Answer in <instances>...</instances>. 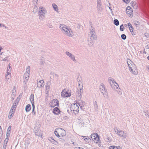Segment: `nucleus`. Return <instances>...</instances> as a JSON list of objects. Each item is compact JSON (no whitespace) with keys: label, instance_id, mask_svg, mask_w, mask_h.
<instances>
[{"label":"nucleus","instance_id":"nucleus-1","mask_svg":"<svg viewBox=\"0 0 149 149\" xmlns=\"http://www.w3.org/2000/svg\"><path fill=\"white\" fill-rule=\"evenodd\" d=\"M60 28L61 29L63 33L67 35L68 36L72 37L73 35L72 30L70 28H68L66 25L60 24Z\"/></svg>","mask_w":149,"mask_h":149},{"label":"nucleus","instance_id":"nucleus-2","mask_svg":"<svg viewBox=\"0 0 149 149\" xmlns=\"http://www.w3.org/2000/svg\"><path fill=\"white\" fill-rule=\"evenodd\" d=\"M99 88L100 91L104 97L106 99H108L109 96L108 95L107 89L103 83H102L101 84L99 87Z\"/></svg>","mask_w":149,"mask_h":149},{"label":"nucleus","instance_id":"nucleus-3","mask_svg":"<svg viewBox=\"0 0 149 149\" xmlns=\"http://www.w3.org/2000/svg\"><path fill=\"white\" fill-rule=\"evenodd\" d=\"M89 35L90 38L89 39V37L88 38V45L90 46H91L94 44V40H97V37L96 34H93V35H90V34H89Z\"/></svg>","mask_w":149,"mask_h":149},{"label":"nucleus","instance_id":"nucleus-4","mask_svg":"<svg viewBox=\"0 0 149 149\" xmlns=\"http://www.w3.org/2000/svg\"><path fill=\"white\" fill-rule=\"evenodd\" d=\"M71 111H73V113L76 114L79 111V108L78 105L75 103L72 104L70 107Z\"/></svg>","mask_w":149,"mask_h":149},{"label":"nucleus","instance_id":"nucleus-5","mask_svg":"<svg viewBox=\"0 0 149 149\" xmlns=\"http://www.w3.org/2000/svg\"><path fill=\"white\" fill-rule=\"evenodd\" d=\"M114 130L116 134L122 137L123 138H125L126 137L127 134L125 131L118 130L117 128L115 129Z\"/></svg>","mask_w":149,"mask_h":149},{"label":"nucleus","instance_id":"nucleus-6","mask_svg":"<svg viewBox=\"0 0 149 149\" xmlns=\"http://www.w3.org/2000/svg\"><path fill=\"white\" fill-rule=\"evenodd\" d=\"M46 13V11L44 8H43V7L42 6L40 7L38 13L39 18L44 19L45 17V15Z\"/></svg>","mask_w":149,"mask_h":149},{"label":"nucleus","instance_id":"nucleus-7","mask_svg":"<svg viewBox=\"0 0 149 149\" xmlns=\"http://www.w3.org/2000/svg\"><path fill=\"white\" fill-rule=\"evenodd\" d=\"M83 86L81 85L80 87H79V88L77 89V96L79 99H80L81 97V95L83 92Z\"/></svg>","mask_w":149,"mask_h":149},{"label":"nucleus","instance_id":"nucleus-8","mask_svg":"<svg viewBox=\"0 0 149 149\" xmlns=\"http://www.w3.org/2000/svg\"><path fill=\"white\" fill-rule=\"evenodd\" d=\"M129 67L130 71L132 73L135 75H136L137 74V70H136V68L134 65H133L131 67H130V65H129Z\"/></svg>","mask_w":149,"mask_h":149},{"label":"nucleus","instance_id":"nucleus-9","mask_svg":"<svg viewBox=\"0 0 149 149\" xmlns=\"http://www.w3.org/2000/svg\"><path fill=\"white\" fill-rule=\"evenodd\" d=\"M57 130L59 131L60 134L62 137L65 136L66 134V132L65 130L60 128H58Z\"/></svg>","mask_w":149,"mask_h":149},{"label":"nucleus","instance_id":"nucleus-10","mask_svg":"<svg viewBox=\"0 0 149 149\" xmlns=\"http://www.w3.org/2000/svg\"><path fill=\"white\" fill-rule=\"evenodd\" d=\"M110 85L111 88L115 91L119 87V85L118 84L115 82V83L112 84L110 82Z\"/></svg>","mask_w":149,"mask_h":149},{"label":"nucleus","instance_id":"nucleus-11","mask_svg":"<svg viewBox=\"0 0 149 149\" xmlns=\"http://www.w3.org/2000/svg\"><path fill=\"white\" fill-rule=\"evenodd\" d=\"M61 95L63 97H68L71 96V93H68L67 92L62 91L61 93Z\"/></svg>","mask_w":149,"mask_h":149},{"label":"nucleus","instance_id":"nucleus-12","mask_svg":"<svg viewBox=\"0 0 149 149\" xmlns=\"http://www.w3.org/2000/svg\"><path fill=\"white\" fill-rule=\"evenodd\" d=\"M97 13H101V12L103 10L102 3H97Z\"/></svg>","mask_w":149,"mask_h":149},{"label":"nucleus","instance_id":"nucleus-13","mask_svg":"<svg viewBox=\"0 0 149 149\" xmlns=\"http://www.w3.org/2000/svg\"><path fill=\"white\" fill-rule=\"evenodd\" d=\"M44 82L43 80H40L37 83V87L40 88L44 87Z\"/></svg>","mask_w":149,"mask_h":149},{"label":"nucleus","instance_id":"nucleus-14","mask_svg":"<svg viewBox=\"0 0 149 149\" xmlns=\"http://www.w3.org/2000/svg\"><path fill=\"white\" fill-rule=\"evenodd\" d=\"M65 54H66L69 56L71 59L73 61H75L76 60L75 58V57L71 53L69 52H65Z\"/></svg>","mask_w":149,"mask_h":149},{"label":"nucleus","instance_id":"nucleus-15","mask_svg":"<svg viewBox=\"0 0 149 149\" xmlns=\"http://www.w3.org/2000/svg\"><path fill=\"white\" fill-rule=\"evenodd\" d=\"M58 102V100L56 99H54L52 101V104L51 107H53L56 106H59Z\"/></svg>","mask_w":149,"mask_h":149},{"label":"nucleus","instance_id":"nucleus-16","mask_svg":"<svg viewBox=\"0 0 149 149\" xmlns=\"http://www.w3.org/2000/svg\"><path fill=\"white\" fill-rule=\"evenodd\" d=\"M61 111L58 107H55L53 109V113L55 114L58 115Z\"/></svg>","mask_w":149,"mask_h":149},{"label":"nucleus","instance_id":"nucleus-17","mask_svg":"<svg viewBox=\"0 0 149 149\" xmlns=\"http://www.w3.org/2000/svg\"><path fill=\"white\" fill-rule=\"evenodd\" d=\"M132 8L130 6H128L127 7L126 10V11L127 13L130 15L131 14L132 12Z\"/></svg>","mask_w":149,"mask_h":149},{"label":"nucleus","instance_id":"nucleus-18","mask_svg":"<svg viewBox=\"0 0 149 149\" xmlns=\"http://www.w3.org/2000/svg\"><path fill=\"white\" fill-rule=\"evenodd\" d=\"M30 100L31 102L32 106L34 104V96L33 94H31L30 96Z\"/></svg>","mask_w":149,"mask_h":149},{"label":"nucleus","instance_id":"nucleus-19","mask_svg":"<svg viewBox=\"0 0 149 149\" xmlns=\"http://www.w3.org/2000/svg\"><path fill=\"white\" fill-rule=\"evenodd\" d=\"M48 140L52 143L56 145V143H57V142L52 137H49L48 139Z\"/></svg>","mask_w":149,"mask_h":149},{"label":"nucleus","instance_id":"nucleus-20","mask_svg":"<svg viewBox=\"0 0 149 149\" xmlns=\"http://www.w3.org/2000/svg\"><path fill=\"white\" fill-rule=\"evenodd\" d=\"M94 109L95 111L97 112L98 111V107L96 101H95L94 102Z\"/></svg>","mask_w":149,"mask_h":149},{"label":"nucleus","instance_id":"nucleus-21","mask_svg":"<svg viewBox=\"0 0 149 149\" xmlns=\"http://www.w3.org/2000/svg\"><path fill=\"white\" fill-rule=\"evenodd\" d=\"M98 135L97 133H94L92 134L91 136V138L92 140L93 141L95 140V138L96 136H98Z\"/></svg>","mask_w":149,"mask_h":149},{"label":"nucleus","instance_id":"nucleus-22","mask_svg":"<svg viewBox=\"0 0 149 149\" xmlns=\"http://www.w3.org/2000/svg\"><path fill=\"white\" fill-rule=\"evenodd\" d=\"M11 77L10 74H7L5 76V78L6 79V82L7 83L9 82L8 80L10 79Z\"/></svg>","mask_w":149,"mask_h":149},{"label":"nucleus","instance_id":"nucleus-23","mask_svg":"<svg viewBox=\"0 0 149 149\" xmlns=\"http://www.w3.org/2000/svg\"><path fill=\"white\" fill-rule=\"evenodd\" d=\"M31 106L30 104L27 105L25 108V110L26 112L29 111L31 109Z\"/></svg>","mask_w":149,"mask_h":149},{"label":"nucleus","instance_id":"nucleus-24","mask_svg":"<svg viewBox=\"0 0 149 149\" xmlns=\"http://www.w3.org/2000/svg\"><path fill=\"white\" fill-rule=\"evenodd\" d=\"M95 139V140H93L95 143H100V140L99 135H98V136H96Z\"/></svg>","mask_w":149,"mask_h":149},{"label":"nucleus","instance_id":"nucleus-25","mask_svg":"<svg viewBox=\"0 0 149 149\" xmlns=\"http://www.w3.org/2000/svg\"><path fill=\"white\" fill-rule=\"evenodd\" d=\"M30 74L28 73H25L24 74V77L25 78V79L26 80H28L29 78V76Z\"/></svg>","mask_w":149,"mask_h":149},{"label":"nucleus","instance_id":"nucleus-26","mask_svg":"<svg viewBox=\"0 0 149 149\" xmlns=\"http://www.w3.org/2000/svg\"><path fill=\"white\" fill-rule=\"evenodd\" d=\"M58 128H56L55 130L54 134L55 135L58 137H59L60 136L59 135L60 133L59 132V131L57 130Z\"/></svg>","mask_w":149,"mask_h":149},{"label":"nucleus","instance_id":"nucleus-27","mask_svg":"<svg viewBox=\"0 0 149 149\" xmlns=\"http://www.w3.org/2000/svg\"><path fill=\"white\" fill-rule=\"evenodd\" d=\"M9 65L7 68V74H11V69L10 68V65Z\"/></svg>","mask_w":149,"mask_h":149},{"label":"nucleus","instance_id":"nucleus-28","mask_svg":"<svg viewBox=\"0 0 149 149\" xmlns=\"http://www.w3.org/2000/svg\"><path fill=\"white\" fill-rule=\"evenodd\" d=\"M19 98L17 97V99L13 103V104L16 105V106H17L18 104V103L19 101Z\"/></svg>","mask_w":149,"mask_h":149},{"label":"nucleus","instance_id":"nucleus-29","mask_svg":"<svg viewBox=\"0 0 149 149\" xmlns=\"http://www.w3.org/2000/svg\"><path fill=\"white\" fill-rule=\"evenodd\" d=\"M114 24L116 26H118L119 25V22L117 19H115L114 20Z\"/></svg>","mask_w":149,"mask_h":149},{"label":"nucleus","instance_id":"nucleus-30","mask_svg":"<svg viewBox=\"0 0 149 149\" xmlns=\"http://www.w3.org/2000/svg\"><path fill=\"white\" fill-rule=\"evenodd\" d=\"M32 114L34 116L36 115V112L35 111V107L34 105H33V106H32Z\"/></svg>","mask_w":149,"mask_h":149},{"label":"nucleus","instance_id":"nucleus-31","mask_svg":"<svg viewBox=\"0 0 149 149\" xmlns=\"http://www.w3.org/2000/svg\"><path fill=\"white\" fill-rule=\"evenodd\" d=\"M52 6L55 10L56 11H57L58 10V7L54 3L52 4Z\"/></svg>","mask_w":149,"mask_h":149},{"label":"nucleus","instance_id":"nucleus-32","mask_svg":"<svg viewBox=\"0 0 149 149\" xmlns=\"http://www.w3.org/2000/svg\"><path fill=\"white\" fill-rule=\"evenodd\" d=\"M108 80L110 83V82H111L112 84H113V83H115V81H114V79L111 77H109V78Z\"/></svg>","mask_w":149,"mask_h":149},{"label":"nucleus","instance_id":"nucleus-33","mask_svg":"<svg viewBox=\"0 0 149 149\" xmlns=\"http://www.w3.org/2000/svg\"><path fill=\"white\" fill-rule=\"evenodd\" d=\"M91 28H92V30L90 31V35H93V34H95V30L92 26H91Z\"/></svg>","mask_w":149,"mask_h":149},{"label":"nucleus","instance_id":"nucleus-34","mask_svg":"<svg viewBox=\"0 0 149 149\" xmlns=\"http://www.w3.org/2000/svg\"><path fill=\"white\" fill-rule=\"evenodd\" d=\"M134 25L136 27L139 26L140 25V22L138 21H134Z\"/></svg>","mask_w":149,"mask_h":149},{"label":"nucleus","instance_id":"nucleus-35","mask_svg":"<svg viewBox=\"0 0 149 149\" xmlns=\"http://www.w3.org/2000/svg\"><path fill=\"white\" fill-rule=\"evenodd\" d=\"M83 138L85 140H87V141H86L87 142H89L91 140V139L88 137L86 136H83Z\"/></svg>","mask_w":149,"mask_h":149},{"label":"nucleus","instance_id":"nucleus-36","mask_svg":"<svg viewBox=\"0 0 149 149\" xmlns=\"http://www.w3.org/2000/svg\"><path fill=\"white\" fill-rule=\"evenodd\" d=\"M116 91H117V92L118 93L119 95H121L122 94V92L121 91V90L120 89V88H119L117 89L116 90Z\"/></svg>","mask_w":149,"mask_h":149},{"label":"nucleus","instance_id":"nucleus-37","mask_svg":"<svg viewBox=\"0 0 149 149\" xmlns=\"http://www.w3.org/2000/svg\"><path fill=\"white\" fill-rule=\"evenodd\" d=\"M30 66H28L26 69V73H30Z\"/></svg>","mask_w":149,"mask_h":149},{"label":"nucleus","instance_id":"nucleus-38","mask_svg":"<svg viewBox=\"0 0 149 149\" xmlns=\"http://www.w3.org/2000/svg\"><path fill=\"white\" fill-rule=\"evenodd\" d=\"M38 8L36 6H35L34 7V8H33V12L34 13H36L38 11Z\"/></svg>","mask_w":149,"mask_h":149},{"label":"nucleus","instance_id":"nucleus-39","mask_svg":"<svg viewBox=\"0 0 149 149\" xmlns=\"http://www.w3.org/2000/svg\"><path fill=\"white\" fill-rule=\"evenodd\" d=\"M36 135V136H39L40 137H41L42 138V135H41V134H40L39 132H35Z\"/></svg>","mask_w":149,"mask_h":149},{"label":"nucleus","instance_id":"nucleus-40","mask_svg":"<svg viewBox=\"0 0 149 149\" xmlns=\"http://www.w3.org/2000/svg\"><path fill=\"white\" fill-rule=\"evenodd\" d=\"M46 88V94H48L49 92L50 89V87L45 86Z\"/></svg>","mask_w":149,"mask_h":149},{"label":"nucleus","instance_id":"nucleus-41","mask_svg":"<svg viewBox=\"0 0 149 149\" xmlns=\"http://www.w3.org/2000/svg\"><path fill=\"white\" fill-rule=\"evenodd\" d=\"M125 29V27H124L123 24H122L120 26V31H123Z\"/></svg>","mask_w":149,"mask_h":149},{"label":"nucleus","instance_id":"nucleus-42","mask_svg":"<svg viewBox=\"0 0 149 149\" xmlns=\"http://www.w3.org/2000/svg\"><path fill=\"white\" fill-rule=\"evenodd\" d=\"M121 37L122 39L124 40H125L126 39V36L125 34H122L121 35Z\"/></svg>","mask_w":149,"mask_h":149},{"label":"nucleus","instance_id":"nucleus-43","mask_svg":"<svg viewBox=\"0 0 149 149\" xmlns=\"http://www.w3.org/2000/svg\"><path fill=\"white\" fill-rule=\"evenodd\" d=\"M51 83L50 81L47 82L45 85V86L50 87Z\"/></svg>","mask_w":149,"mask_h":149},{"label":"nucleus","instance_id":"nucleus-44","mask_svg":"<svg viewBox=\"0 0 149 149\" xmlns=\"http://www.w3.org/2000/svg\"><path fill=\"white\" fill-rule=\"evenodd\" d=\"M16 107H17V106L16 105H15L13 104V105L11 109H12L13 110H15Z\"/></svg>","mask_w":149,"mask_h":149},{"label":"nucleus","instance_id":"nucleus-45","mask_svg":"<svg viewBox=\"0 0 149 149\" xmlns=\"http://www.w3.org/2000/svg\"><path fill=\"white\" fill-rule=\"evenodd\" d=\"M10 131H7L6 133V136L7 137L10 136Z\"/></svg>","mask_w":149,"mask_h":149},{"label":"nucleus","instance_id":"nucleus-46","mask_svg":"<svg viewBox=\"0 0 149 149\" xmlns=\"http://www.w3.org/2000/svg\"><path fill=\"white\" fill-rule=\"evenodd\" d=\"M7 143H4L3 146V149H6V146H7Z\"/></svg>","mask_w":149,"mask_h":149},{"label":"nucleus","instance_id":"nucleus-47","mask_svg":"<svg viewBox=\"0 0 149 149\" xmlns=\"http://www.w3.org/2000/svg\"><path fill=\"white\" fill-rule=\"evenodd\" d=\"M13 115H14L12 113L9 112L8 116L9 118H11L12 117H13Z\"/></svg>","mask_w":149,"mask_h":149},{"label":"nucleus","instance_id":"nucleus-48","mask_svg":"<svg viewBox=\"0 0 149 149\" xmlns=\"http://www.w3.org/2000/svg\"><path fill=\"white\" fill-rule=\"evenodd\" d=\"M15 112V110H13L12 109H11L10 113H12L14 115V113Z\"/></svg>","mask_w":149,"mask_h":149},{"label":"nucleus","instance_id":"nucleus-49","mask_svg":"<svg viewBox=\"0 0 149 149\" xmlns=\"http://www.w3.org/2000/svg\"><path fill=\"white\" fill-rule=\"evenodd\" d=\"M130 1V0H123V1L127 3H129Z\"/></svg>","mask_w":149,"mask_h":149},{"label":"nucleus","instance_id":"nucleus-50","mask_svg":"<svg viewBox=\"0 0 149 149\" xmlns=\"http://www.w3.org/2000/svg\"><path fill=\"white\" fill-rule=\"evenodd\" d=\"M145 36L148 38L149 37V34L148 33H145L144 34Z\"/></svg>","mask_w":149,"mask_h":149},{"label":"nucleus","instance_id":"nucleus-51","mask_svg":"<svg viewBox=\"0 0 149 149\" xmlns=\"http://www.w3.org/2000/svg\"><path fill=\"white\" fill-rule=\"evenodd\" d=\"M16 94V91H13L11 95V96H15V95Z\"/></svg>","mask_w":149,"mask_h":149},{"label":"nucleus","instance_id":"nucleus-52","mask_svg":"<svg viewBox=\"0 0 149 149\" xmlns=\"http://www.w3.org/2000/svg\"><path fill=\"white\" fill-rule=\"evenodd\" d=\"M128 26L129 27V29H130V28H132V26L131 24L130 23H129L128 24Z\"/></svg>","mask_w":149,"mask_h":149},{"label":"nucleus","instance_id":"nucleus-53","mask_svg":"<svg viewBox=\"0 0 149 149\" xmlns=\"http://www.w3.org/2000/svg\"><path fill=\"white\" fill-rule=\"evenodd\" d=\"M130 29V31L132 35H135V34H133V29Z\"/></svg>","mask_w":149,"mask_h":149},{"label":"nucleus","instance_id":"nucleus-54","mask_svg":"<svg viewBox=\"0 0 149 149\" xmlns=\"http://www.w3.org/2000/svg\"><path fill=\"white\" fill-rule=\"evenodd\" d=\"M45 61L43 60H41L40 61V63L41 65H43L45 63Z\"/></svg>","mask_w":149,"mask_h":149},{"label":"nucleus","instance_id":"nucleus-55","mask_svg":"<svg viewBox=\"0 0 149 149\" xmlns=\"http://www.w3.org/2000/svg\"><path fill=\"white\" fill-rule=\"evenodd\" d=\"M11 128V126H9L8 127V128L7 131H10Z\"/></svg>","mask_w":149,"mask_h":149},{"label":"nucleus","instance_id":"nucleus-56","mask_svg":"<svg viewBox=\"0 0 149 149\" xmlns=\"http://www.w3.org/2000/svg\"><path fill=\"white\" fill-rule=\"evenodd\" d=\"M147 113L145 111L144 112V114H145V115L147 116L148 115V114L149 113V112H148V111H147Z\"/></svg>","mask_w":149,"mask_h":149},{"label":"nucleus","instance_id":"nucleus-57","mask_svg":"<svg viewBox=\"0 0 149 149\" xmlns=\"http://www.w3.org/2000/svg\"><path fill=\"white\" fill-rule=\"evenodd\" d=\"M102 3L101 0H97V3Z\"/></svg>","mask_w":149,"mask_h":149},{"label":"nucleus","instance_id":"nucleus-58","mask_svg":"<svg viewBox=\"0 0 149 149\" xmlns=\"http://www.w3.org/2000/svg\"><path fill=\"white\" fill-rule=\"evenodd\" d=\"M146 70L149 71V65H147L146 67Z\"/></svg>","mask_w":149,"mask_h":149},{"label":"nucleus","instance_id":"nucleus-59","mask_svg":"<svg viewBox=\"0 0 149 149\" xmlns=\"http://www.w3.org/2000/svg\"><path fill=\"white\" fill-rule=\"evenodd\" d=\"M16 91V87L15 86H14L13 88V90L12 91Z\"/></svg>","mask_w":149,"mask_h":149},{"label":"nucleus","instance_id":"nucleus-60","mask_svg":"<svg viewBox=\"0 0 149 149\" xmlns=\"http://www.w3.org/2000/svg\"><path fill=\"white\" fill-rule=\"evenodd\" d=\"M27 80H25L24 81L23 83L25 84H26L27 82Z\"/></svg>","mask_w":149,"mask_h":149},{"label":"nucleus","instance_id":"nucleus-61","mask_svg":"<svg viewBox=\"0 0 149 149\" xmlns=\"http://www.w3.org/2000/svg\"><path fill=\"white\" fill-rule=\"evenodd\" d=\"M48 26L50 28H53V26L50 24H49V25H48Z\"/></svg>","mask_w":149,"mask_h":149},{"label":"nucleus","instance_id":"nucleus-62","mask_svg":"<svg viewBox=\"0 0 149 149\" xmlns=\"http://www.w3.org/2000/svg\"><path fill=\"white\" fill-rule=\"evenodd\" d=\"M81 25L80 24H78L77 26V28L78 29L80 28Z\"/></svg>","mask_w":149,"mask_h":149},{"label":"nucleus","instance_id":"nucleus-63","mask_svg":"<svg viewBox=\"0 0 149 149\" xmlns=\"http://www.w3.org/2000/svg\"><path fill=\"white\" fill-rule=\"evenodd\" d=\"M8 137H7L5 139V141H6V143L8 142Z\"/></svg>","mask_w":149,"mask_h":149},{"label":"nucleus","instance_id":"nucleus-64","mask_svg":"<svg viewBox=\"0 0 149 149\" xmlns=\"http://www.w3.org/2000/svg\"><path fill=\"white\" fill-rule=\"evenodd\" d=\"M15 96H11V98H12V100H14V99L15 98Z\"/></svg>","mask_w":149,"mask_h":149}]
</instances>
